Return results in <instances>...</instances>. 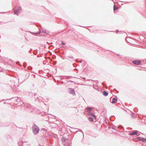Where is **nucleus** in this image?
I'll use <instances>...</instances> for the list:
<instances>
[{"mask_svg": "<svg viewBox=\"0 0 146 146\" xmlns=\"http://www.w3.org/2000/svg\"><path fill=\"white\" fill-rule=\"evenodd\" d=\"M39 129L38 127L35 125H33V131L35 134H37L39 132Z\"/></svg>", "mask_w": 146, "mask_h": 146, "instance_id": "obj_1", "label": "nucleus"}, {"mask_svg": "<svg viewBox=\"0 0 146 146\" xmlns=\"http://www.w3.org/2000/svg\"><path fill=\"white\" fill-rule=\"evenodd\" d=\"M133 63L136 65H139L141 63V62L140 60H135L133 61Z\"/></svg>", "mask_w": 146, "mask_h": 146, "instance_id": "obj_2", "label": "nucleus"}, {"mask_svg": "<svg viewBox=\"0 0 146 146\" xmlns=\"http://www.w3.org/2000/svg\"><path fill=\"white\" fill-rule=\"evenodd\" d=\"M138 139L143 142L146 141V139L145 138H142L141 137H139L138 138Z\"/></svg>", "mask_w": 146, "mask_h": 146, "instance_id": "obj_3", "label": "nucleus"}, {"mask_svg": "<svg viewBox=\"0 0 146 146\" xmlns=\"http://www.w3.org/2000/svg\"><path fill=\"white\" fill-rule=\"evenodd\" d=\"M19 11H20L19 10H15L14 11V14L17 15L19 13Z\"/></svg>", "mask_w": 146, "mask_h": 146, "instance_id": "obj_4", "label": "nucleus"}, {"mask_svg": "<svg viewBox=\"0 0 146 146\" xmlns=\"http://www.w3.org/2000/svg\"><path fill=\"white\" fill-rule=\"evenodd\" d=\"M70 93L72 94L73 95H74L75 94L74 92L73 89H71L70 91Z\"/></svg>", "mask_w": 146, "mask_h": 146, "instance_id": "obj_5", "label": "nucleus"}, {"mask_svg": "<svg viewBox=\"0 0 146 146\" xmlns=\"http://www.w3.org/2000/svg\"><path fill=\"white\" fill-rule=\"evenodd\" d=\"M117 100L115 98H113L112 99V103H115L117 102Z\"/></svg>", "mask_w": 146, "mask_h": 146, "instance_id": "obj_6", "label": "nucleus"}, {"mask_svg": "<svg viewBox=\"0 0 146 146\" xmlns=\"http://www.w3.org/2000/svg\"><path fill=\"white\" fill-rule=\"evenodd\" d=\"M90 116H91L93 118L95 119H96V116H95V115H93V114H90V115H89Z\"/></svg>", "mask_w": 146, "mask_h": 146, "instance_id": "obj_7", "label": "nucleus"}, {"mask_svg": "<svg viewBox=\"0 0 146 146\" xmlns=\"http://www.w3.org/2000/svg\"><path fill=\"white\" fill-rule=\"evenodd\" d=\"M103 94L105 96H107L108 94V93L105 91H104L103 93Z\"/></svg>", "mask_w": 146, "mask_h": 146, "instance_id": "obj_8", "label": "nucleus"}, {"mask_svg": "<svg viewBox=\"0 0 146 146\" xmlns=\"http://www.w3.org/2000/svg\"><path fill=\"white\" fill-rule=\"evenodd\" d=\"M137 132L136 131H134L133 133H130V135H136L137 134Z\"/></svg>", "mask_w": 146, "mask_h": 146, "instance_id": "obj_9", "label": "nucleus"}, {"mask_svg": "<svg viewBox=\"0 0 146 146\" xmlns=\"http://www.w3.org/2000/svg\"><path fill=\"white\" fill-rule=\"evenodd\" d=\"M88 120L90 121H92L93 120V119L92 118V117H89L88 118Z\"/></svg>", "mask_w": 146, "mask_h": 146, "instance_id": "obj_10", "label": "nucleus"}, {"mask_svg": "<svg viewBox=\"0 0 146 146\" xmlns=\"http://www.w3.org/2000/svg\"><path fill=\"white\" fill-rule=\"evenodd\" d=\"M117 7L115 5H114L113 9H117Z\"/></svg>", "mask_w": 146, "mask_h": 146, "instance_id": "obj_11", "label": "nucleus"}, {"mask_svg": "<svg viewBox=\"0 0 146 146\" xmlns=\"http://www.w3.org/2000/svg\"><path fill=\"white\" fill-rule=\"evenodd\" d=\"M87 109H88V111H90V110H92V108H88Z\"/></svg>", "mask_w": 146, "mask_h": 146, "instance_id": "obj_12", "label": "nucleus"}, {"mask_svg": "<svg viewBox=\"0 0 146 146\" xmlns=\"http://www.w3.org/2000/svg\"><path fill=\"white\" fill-rule=\"evenodd\" d=\"M42 32L44 33H46V30H43L42 31Z\"/></svg>", "mask_w": 146, "mask_h": 146, "instance_id": "obj_13", "label": "nucleus"}, {"mask_svg": "<svg viewBox=\"0 0 146 146\" xmlns=\"http://www.w3.org/2000/svg\"><path fill=\"white\" fill-rule=\"evenodd\" d=\"M62 44L63 45H65L66 44V43L65 42H62Z\"/></svg>", "mask_w": 146, "mask_h": 146, "instance_id": "obj_14", "label": "nucleus"}, {"mask_svg": "<svg viewBox=\"0 0 146 146\" xmlns=\"http://www.w3.org/2000/svg\"><path fill=\"white\" fill-rule=\"evenodd\" d=\"M62 139L63 141H64L65 140V139L64 138H62Z\"/></svg>", "mask_w": 146, "mask_h": 146, "instance_id": "obj_15", "label": "nucleus"}]
</instances>
